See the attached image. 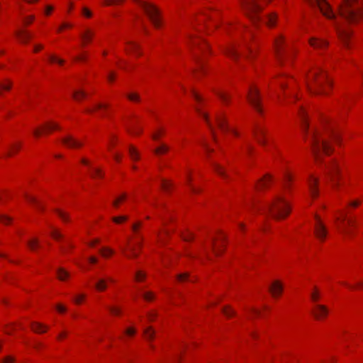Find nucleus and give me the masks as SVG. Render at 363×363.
Wrapping results in <instances>:
<instances>
[{"label":"nucleus","instance_id":"f257e3e1","mask_svg":"<svg viewBox=\"0 0 363 363\" xmlns=\"http://www.w3.org/2000/svg\"><path fill=\"white\" fill-rule=\"evenodd\" d=\"M298 114L301 120L303 131L311 143L313 157L315 162L318 163L321 160L322 153L329 154L331 152L330 145L328 141L323 137L320 131L317 130L310 131L308 130L306 114L302 107L299 108Z\"/></svg>","mask_w":363,"mask_h":363},{"label":"nucleus","instance_id":"f03ea898","mask_svg":"<svg viewBox=\"0 0 363 363\" xmlns=\"http://www.w3.org/2000/svg\"><path fill=\"white\" fill-rule=\"evenodd\" d=\"M306 83L308 91L314 95L327 94L328 91L325 84L328 87L331 86L330 79L321 68H316L313 70L307 77Z\"/></svg>","mask_w":363,"mask_h":363},{"label":"nucleus","instance_id":"7ed1b4c3","mask_svg":"<svg viewBox=\"0 0 363 363\" xmlns=\"http://www.w3.org/2000/svg\"><path fill=\"white\" fill-rule=\"evenodd\" d=\"M189 44L194 60L197 66L196 72H203V62L200 57L199 51L205 52L208 49L207 44L203 40L201 37L199 36L197 34H189Z\"/></svg>","mask_w":363,"mask_h":363},{"label":"nucleus","instance_id":"20e7f679","mask_svg":"<svg viewBox=\"0 0 363 363\" xmlns=\"http://www.w3.org/2000/svg\"><path fill=\"white\" fill-rule=\"evenodd\" d=\"M266 208L276 219L286 218L291 211L288 202L281 196H276L273 201L267 205Z\"/></svg>","mask_w":363,"mask_h":363},{"label":"nucleus","instance_id":"39448f33","mask_svg":"<svg viewBox=\"0 0 363 363\" xmlns=\"http://www.w3.org/2000/svg\"><path fill=\"white\" fill-rule=\"evenodd\" d=\"M140 7H142L152 24L159 28L161 25L160 13L158 9L152 4L143 0H134Z\"/></svg>","mask_w":363,"mask_h":363},{"label":"nucleus","instance_id":"423d86ee","mask_svg":"<svg viewBox=\"0 0 363 363\" xmlns=\"http://www.w3.org/2000/svg\"><path fill=\"white\" fill-rule=\"evenodd\" d=\"M242 4L247 16L251 18L255 25L260 21L259 13L262 8L257 0H242Z\"/></svg>","mask_w":363,"mask_h":363},{"label":"nucleus","instance_id":"0eeeda50","mask_svg":"<svg viewBox=\"0 0 363 363\" xmlns=\"http://www.w3.org/2000/svg\"><path fill=\"white\" fill-rule=\"evenodd\" d=\"M274 52L277 60L281 63L285 58L291 57V52L284 46L283 36L280 35L274 40Z\"/></svg>","mask_w":363,"mask_h":363},{"label":"nucleus","instance_id":"6e6552de","mask_svg":"<svg viewBox=\"0 0 363 363\" xmlns=\"http://www.w3.org/2000/svg\"><path fill=\"white\" fill-rule=\"evenodd\" d=\"M247 99L252 106L256 111L261 113L262 112L260 95L258 89L255 86H251L247 93Z\"/></svg>","mask_w":363,"mask_h":363},{"label":"nucleus","instance_id":"1a4fd4ad","mask_svg":"<svg viewBox=\"0 0 363 363\" xmlns=\"http://www.w3.org/2000/svg\"><path fill=\"white\" fill-rule=\"evenodd\" d=\"M314 233L318 239L323 241L327 236L328 230L320 216L315 215Z\"/></svg>","mask_w":363,"mask_h":363},{"label":"nucleus","instance_id":"9d476101","mask_svg":"<svg viewBox=\"0 0 363 363\" xmlns=\"http://www.w3.org/2000/svg\"><path fill=\"white\" fill-rule=\"evenodd\" d=\"M253 135L257 141L262 145L266 146L267 140L266 138L267 131L266 130L259 125H255L253 128Z\"/></svg>","mask_w":363,"mask_h":363},{"label":"nucleus","instance_id":"9b49d317","mask_svg":"<svg viewBox=\"0 0 363 363\" xmlns=\"http://www.w3.org/2000/svg\"><path fill=\"white\" fill-rule=\"evenodd\" d=\"M308 185L310 191L311 196L313 198H315L318 195V179L317 177H313V175H310L308 179Z\"/></svg>","mask_w":363,"mask_h":363},{"label":"nucleus","instance_id":"f8f14e48","mask_svg":"<svg viewBox=\"0 0 363 363\" xmlns=\"http://www.w3.org/2000/svg\"><path fill=\"white\" fill-rule=\"evenodd\" d=\"M309 44L315 49L323 50L328 46V43L321 38L313 37L309 39Z\"/></svg>","mask_w":363,"mask_h":363},{"label":"nucleus","instance_id":"ddd939ff","mask_svg":"<svg viewBox=\"0 0 363 363\" xmlns=\"http://www.w3.org/2000/svg\"><path fill=\"white\" fill-rule=\"evenodd\" d=\"M326 169V174L330 177L332 180H335V177L338 176L340 172L337 164L334 161L331 162V164H330L328 166H327Z\"/></svg>","mask_w":363,"mask_h":363},{"label":"nucleus","instance_id":"4468645a","mask_svg":"<svg viewBox=\"0 0 363 363\" xmlns=\"http://www.w3.org/2000/svg\"><path fill=\"white\" fill-rule=\"evenodd\" d=\"M62 143L65 145L67 147L72 148V147H78L82 145V143L79 141L75 140L72 136L67 135L62 139Z\"/></svg>","mask_w":363,"mask_h":363},{"label":"nucleus","instance_id":"2eb2a0df","mask_svg":"<svg viewBox=\"0 0 363 363\" xmlns=\"http://www.w3.org/2000/svg\"><path fill=\"white\" fill-rule=\"evenodd\" d=\"M313 313L317 319H320L328 315V310L326 306L323 305H316L315 310Z\"/></svg>","mask_w":363,"mask_h":363},{"label":"nucleus","instance_id":"dca6fc26","mask_svg":"<svg viewBox=\"0 0 363 363\" xmlns=\"http://www.w3.org/2000/svg\"><path fill=\"white\" fill-rule=\"evenodd\" d=\"M282 290V284L279 281H274L269 287V291L274 296H279Z\"/></svg>","mask_w":363,"mask_h":363},{"label":"nucleus","instance_id":"f3484780","mask_svg":"<svg viewBox=\"0 0 363 363\" xmlns=\"http://www.w3.org/2000/svg\"><path fill=\"white\" fill-rule=\"evenodd\" d=\"M108 281L113 282V279L112 278L99 279L95 284V288L96 289V290H98L99 291H104L107 288V282Z\"/></svg>","mask_w":363,"mask_h":363},{"label":"nucleus","instance_id":"a211bd4d","mask_svg":"<svg viewBox=\"0 0 363 363\" xmlns=\"http://www.w3.org/2000/svg\"><path fill=\"white\" fill-rule=\"evenodd\" d=\"M272 180V176L269 174L265 175L262 179H261L258 183L256 184V188L258 190L264 189L268 186L269 182Z\"/></svg>","mask_w":363,"mask_h":363},{"label":"nucleus","instance_id":"6ab92c4d","mask_svg":"<svg viewBox=\"0 0 363 363\" xmlns=\"http://www.w3.org/2000/svg\"><path fill=\"white\" fill-rule=\"evenodd\" d=\"M30 327L34 332L38 333H45L48 329L47 326L36 322L31 323Z\"/></svg>","mask_w":363,"mask_h":363},{"label":"nucleus","instance_id":"aec40b11","mask_svg":"<svg viewBox=\"0 0 363 363\" xmlns=\"http://www.w3.org/2000/svg\"><path fill=\"white\" fill-rule=\"evenodd\" d=\"M144 336L147 340H152L155 337V330L152 327H147L144 330Z\"/></svg>","mask_w":363,"mask_h":363},{"label":"nucleus","instance_id":"412c9836","mask_svg":"<svg viewBox=\"0 0 363 363\" xmlns=\"http://www.w3.org/2000/svg\"><path fill=\"white\" fill-rule=\"evenodd\" d=\"M94 35V33L89 29L86 30L85 32L82 35L83 44L85 45V43H89L93 38Z\"/></svg>","mask_w":363,"mask_h":363},{"label":"nucleus","instance_id":"4be33fe9","mask_svg":"<svg viewBox=\"0 0 363 363\" xmlns=\"http://www.w3.org/2000/svg\"><path fill=\"white\" fill-rule=\"evenodd\" d=\"M16 34L19 37L22 43H27L31 38L30 35L25 31H16Z\"/></svg>","mask_w":363,"mask_h":363},{"label":"nucleus","instance_id":"5701e85b","mask_svg":"<svg viewBox=\"0 0 363 363\" xmlns=\"http://www.w3.org/2000/svg\"><path fill=\"white\" fill-rule=\"evenodd\" d=\"M277 16L275 13L269 14L267 17L266 23L268 26L272 27L275 25Z\"/></svg>","mask_w":363,"mask_h":363},{"label":"nucleus","instance_id":"b1692460","mask_svg":"<svg viewBox=\"0 0 363 363\" xmlns=\"http://www.w3.org/2000/svg\"><path fill=\"white\" fill-rule=\"evenodd\" d=\"M138 49H139V46L135 44V43H128V48H126V51L127 52H135V54H138V55H141L140 52H139L138 51Z\"/></svg>","mask_w":363,"mask_h":363},{"label":"nucleus","instance_id":"393cba45","mask_svg":"<svg viewBox=\"0 0 363 363\" xmlns=\"http://www.w3.org/2000/svg\"><path fill=\"white\" fill-rule=\"evenodd\" d=\"M57 273L58 279L61 281L65 280V279L69 276V273L63 268H59L57 271Z\"/></svg>","mask_w":363,"mask_h":363},{"label":"nucleus","instance_id":"a878e982","mask_svg":"<svg viewBox=\"0 0 363 363\" xmlns=\"http://www.w3.org/2000/svg\"><path fill=\"white\" fill-rule=\"evenodd\" d=\"M169 147L165 144H162L160 147L155 149L154 152L157 155H160L167 152L169 150Z\"/></svg>","mask_w":363,"mask_h":363},{"label":"nucleus","instance_id":"bb28decb","mask_svg":"<svg viewBox=\"0 0 363 363\" xmlns=\"http://www.w3.org/2000/svg\"><path fill=\"white\" fill-rule=\"evenodd\" d=\"M25 196L30 203L35 204L38 208L43 209V206L35 197L28 194H26Z\"/></svg>","mask_w":363,"mask_h":363},{"label":"nucleus","instance_id":"cd10ccee","mask_svg":"<svg viewBox=\"0 0 363 363\" xmlns=\"http://www.w3.org/2000/svg\"><path fill=\"white\" fill-rule=\"evenodd\" d=\"M211 164H212V167L214 169V171L221 175V176H223L224 175V169L223 167H221L218 163H216V162H211Z\"/></svg>","mask_w":363,"mask_h":363},{"label":"nucleus","instance_id":"c85d7f7f","mask_svg":"<svg viewBox=\"0 0 363 363\" xmlns=\"http://www.w3.org/2000/svg\"><path fill=\"white\" fill-rule=\"evenodd\" d=\"M129 154L132 160H138L139 159L138 152L136 150V149L133 146H130L129 147Z\"/></svg>","mask_w":363,"mask_h":363},{"label":"nucleus","instance_id":"c756f323","mask_svg":"<svg viewBox=\"0 0 363 363\" xmlns=\"http://www.w3.org/2000/svg\"><path fill=\"white\" fill-rule=\"evenodd\" d=\"M100 252L103 257H107L109 255H113L114 252L113 250H111L108 247H104L100 250Z\"/></svg>","mask_w":363,"mask_h":363},{"label":"nucleus","instance_id":"7c9ffc66","mask_svg":"<svg viewBox=\"0 0 363 363\" xmlns=\"http://www.w3.org/2000/svg\"><path fill=\"white\" fill-rule=\"evenodd\" d=\"M196 110L199 113V114L205 119V121L207 122L209 128L211 129V130H213L212 126H211V123H210V122L208 121V116H207L206 113L203 112V111H201L199 108H196ZM212 133H213V135H214L213 131H212Z\"/></svg>","mask_w":363,"mask_h":363},{"label":"nucleus","instance_id":"2f4dec72","mask_svg":"<svg viewBox=\"0 0 363 363\" xmlns=\"http://www.w3.org/2000/svg\"><path fill=\"white\" fill-rule=\"evenodd\" d=\"M86 94L82 91H74L73 92V97L75 100L79 101L81 99L85 97Z\"/></svg>","mask_w":363,"mask_h":363},{"label":"nucleus","instance_id":"473e14b6","mask_svg":"<svg viewBox=\"0 0 363 363\" xmlns=\"http://www.w3.org/2000/svg\"><path fill=\"white\" fill-rule=\"evenodd\" d=\"M255 55V52L254 50L252 48H250L249 46H247V50L243 54V56L245 58L250 59V58H252V57H254Z\"/></svg>","mask_w":363,"mask_h":363},{"label":"nucleus","instance_id":"72a5a7b5","mask_svg":"<svg viewBox=\"0 0 363 363\" xmlns=\"http://www.w3.org/2000/svg\"><path fill=\"white\" fill-rule=\"evenodd\" d=\"M143 296L147 301H152L155 298V294L152 291L144 292Z\"/></svg>","mask_w":363,"mask_h":363},{"label":"nucleus","instance_id":"f704fd0d","mask_svg":"<svg viewBox=\"0 0 363 363\" xmlns=\"http://www.w3.org/2000/svg\"><path fill=\"white\" fill-rule=\"evenodd\" d=\"M129 250H130V254H126L125 255L127 256V257L132 258V257H138V253L136 252V249H135V246H130L129 247Z\"/></svg>","mask_w":363,"mask_h":363},{"label":"nucleus","instance_id":"c9c22d12","mask_svg":"<svg viewBox=\"0 0 363 363\" xmlns=\"http://www.w3.org/2000/svg\"><path fill=\"white\" fill-rule=\"evenodd\" d=\"M28 245L30 250H34L37 247H38V240L37 239L28 240Z\"/></svg>","mask_w":363,"mask_h":363},{"label":"nucleus","instance_id":"e433bc0d","mask_svg":"<svg viewBox=\"0 0 363 363\" xmlns=\"http://www.w3.org/2000/svg\"><path fill=\"white\" fill-rule=\"evenodd\" d=\"M108 107V105L106 104H97L94 108H88L86 110L87 113H92L95 110L101 109V108H106Z\"/></svg>","mask_w":363,"mask_h":363},{"label":"nucleus","instance_id":"4c0bfd02","mask_svg":"<svg viewBox=\"0 0 363 363\" xmlns=\"http://www.w3.org/2000/svg\"><path fill=\"white\" fill-rule=\"evenodd\" d=\"M329 136L334 141L338 142L340 136H339V134L337 132H335V130H330L329 131Z\"/></svg>","mask_w":363,"mask_h":363},{"label":"nucleus","instance_id":"58836bf2","mask_svg":"<svg viewBox=\"0 0 363 363\" xmlns=\"http://www.w3.org/2000/svg\"><path fill=\"white\" fill-rule=\"evenodd\" d=\"M113 221L116 223H121L123 221H125L128 220V217L125 216H117V217H113L112 218Z\"/></svg>","mask_w":363,"mask_h":363},{"label":"nucleus","instance_id":"ea45409f","mask_svg":"<svg viewBox=\"0 0 363 363\" xmlns=\"http://www.w3.org/2000/svg\"><path fill=\"white\" fill-rule=\"evenodd\" d=\"M145 274L143 273V272L141 271H138L136 273H135V280L138 281H140L142 280H143L145 278Z\"/></svg>","mask_w":363,"mask_h":363},{"label":"nucleus","instance_id":"a19ab883","mask_svg":"<svg viewBox=\"0 0 363 363\" xmlns=\"http://www.w3.org/2000/svg\"><path fill=\"white\" fill-rule=\"evenodd\" d=\"M171 185L172 184L170 183H169V182H167V180L162 179L161 186L164 191H168L171 187Z\"/></svg>","mask_w":363,"mask_h":363},{"label":"nucleus","instance_id":"79ce46f5","mask_svg":"<svg viewBox=\"0 0 363 363\" xmlns=\"http://www.w3.org/2000/svg\"><path fill=\"white\" fill-rule=\"evenodd\" d=\"M42 128L45 129V130H52L58 129L59 128H58V125L55 123H48V124L45 125V126H43Z\"/></svg>","mask_w":363,"mask_h":363},{"label":"nucleus","instance_id":"37998d69","mask_svg":"<svg viewBox=\"0 0 363 363\" xmlns=\"http://www.w3.org/2000/svg\"><path fill=\"white\" fill-rule=\"evenodd\" d=\"M128 130L132 134H137L140 133V129L138 128L136 125L133 124L130 127L128 128Z\"/></svg>","mask_w":363,"mask_h":363},{"label":"nucleus","instance_id":"c03bdc74","mask_svg":"<svg viewBox=\"0 0 363 363\" xmlns=\"http://www.w3.org/2000/svg\"><path fill=\"white\" fill-rule=\"evenodd\" d=\"M21 147L20 145H13L11 147L10 150L6 153L5 156H11V150H16L18 151Z\"/></svg>","mask_w":363,"mask_h":363},{"label":"nucleus","instance_id":"a18cd8bd","mask_svg":"<svg viewBox=\"0 0 363 363\" xmlns=\"http://www.w3.org/2000/svg\"><path fill=\"white\" fill-rule=\"evenodd\" d=\"M11 221V218L6 215H0V222L8 224Z\"/></svg>","mask_w":363,"mask_h":363},{"label":"nucleus","instance_id":"49530a36","mask_svg":"<svg viewBox=\"0 0 363 363\" xmlns=\"http://www.w3.org/2000/svg\"><path fill=\"white\" fill-rule=\"evenodd\" d=\"M128 98L133 101H138L140 100V96L137 94H130L128 95Z\"/></svg>","mask_w":363,"mask_h":363},{"label":"nucleus","instance_id":"de8ad7c7","mask_svg":"<svg viewBox=\"0 0 363 363\" xmlns=\"http://www.w3.org/2000/svg\"><path fill=\"white\" fill-rule=\"evenodd\" d=\"M51 235L52 236L53 238L56 240H59L60 238H62V235L55 229L52 230Z\"/></svg>","mask_w":363,"mask_h":363},{"label":"nucleus","instance_id":"09e8293b","mask_svg":"<svg viewBox=\"0 0 363 363\" xmlns=\"http://www.w3.org/2000/svg\"><path fill=\"white\" fill-rule=\"evenodd\" d=\"M91 177H103V173L101 172V170L100 169H94V172L93 174H91Z\"/></svg>","mask_w":363,"mask_h":363},{"label":"nucleus","instance_id":"8fccbe9b","mask_svg":"<svg viewBox=\"0 0 363 363\" xmlns=\"http://www.w3.org/2000/svg\"><path fill=\"white\" fill-rule=\"evenodd\" d=\"M49 60L52 62H57V63H59L60 65L63 64V62H64V61L62 60H60V59L57 58L54 55H50V57H49Z\"/></svg>","mask_w":363,"mask_h":363},{"label":"nucleus","instance_id":"3c124183","mask_svg":"<svg viewBox=\"0 0 363 363\" xmlns=\"http://www.w3.org/2000/svg\"><path fill=\"white\" fill-rule=\"evenodd\" d=\"M182 238L185 240V241H190L193 239V235L191 233H186L185 234H182Z\"/></svg>","mask_w":363,"mask_h":363},{"label":"nucleus","instance_id":"603ef678","mask_svg":"<svg viewBox=\"0 0 363 363\" xmlns=\"http://www.w3.org/2000/svg\"><path fill=\"white\" fill-rule=\"evenodd\" d=\"M11 87V82H9L8 84H0V89L9 91Z\"/></svg>","mask_w":363,"mask_h":363},{"label":"nucleus","instance_id":"864d4df0","mask_svg":"<svg viewBox=\"0 0 363 363\" xmlns=\"http://www.w3.org/2000/svg\"><path fill=\"white\" fill-rule=\"evenodd\" d=\"M188 276L187 273L181 274L178 275L177 279L179 281H184L188 279Z\"/></svg>","mask_w":363,"mask_h":363},{"label":"nucleus","instance_id":"5fc2aeb1","mask_svg":"<svg viewBox=\"0 0 363 363\" xmlns=\"http://www.w3.org/2000/svg\"><path fill=\"white\" fill-rule=\"evenodd\" d=\"M106 5H114L123 2V0H104Z\"/></svg>","mask_w":363,"mask_h":363},{"label":"nucleus","instance_id":"6e6d98bb","mask_svg":"<svg viewBox=\"0 0 363 363\" xmlns=\"http://www.w3.org/2000/svg\"><path fill=\"white\" fill-rule=\"evenodd\" d=\"M56 212L58 214V216L64 220V221H67V215L65 214V213L62 212V211H60V210H56Z\"/></svg>","mask_w":363,"mask_h":363},{"label":"nucleus","instance_id":"4d7b16f0","mask_svg":"<svg viewBox=\"0 0 363 363\" xmlns=\"http://www.w3.org/2000/svg\"><path fill=\"white\" fill-rule=\"evenodd\" d=\"M84 297L85 296L84 294H80L76 296L74 301L76 303L79 304L82 300H84Z\"/></svg>","mask_w":363,"mask_h":363},{"label":"nucleus","instance_id":"13d9d810","mask_svg":"<svg viewBox=\"0 0 363 363\" xmlns=\"http://www.w3.org/2000/svg\"><path fill=\"white\" fill-rule=\"evenodd\" d=\"M110 311L114 314V315H118L120 314V310L118 308L116 307H109L108 308Z\"/></svg>","mask_w":363,"mask_h":363},{"label":"nucleus","instance_id":"bf43d9fd","mask_svg":"<svg viewBox=\"0 0 363 363\" xmlns=\"http://www.w3.org/2000/svg\"><path fill=\"white\" fill-rule=\"evenodd\" d=\"M125 333L128 335H133L135 333V330L133 328H129L125 330Z\"/></svg>","mask_w":363,"mask_h":363},{"label":"nucleus","instance_id":"052dcab7","mask_svg":"<svg viewBox=\"0 0 363 363\" xmlns=\"http://www.w3.org/2000/svg\"><path fill=\"white\" fill-rule=\"evenodd\" d=\"M14 361L12 357L8 356L3 360V363H14Z\"/></svg>","mask_w":363,"mask_h":363},{"label":"nucleus","instance_id":"680f3d73","mask_svg":"<svg viewBox=\"0 0 363 363\" xmlns=\"http://www.w3.org/2000/svg\"><path fill=\"white\" fill-rule=\"evenodd\" d=\"M82 11H83V14L88 18L91 17L92 15L91 12L86 8H84Z\"/></svg>","mask_w":363,"mask_h":363},{"label":"nucleus","instance_id":"e2e57ef3","mask_svg":"<svg viewBox=\"0 0 363 363\" xmlns=\"http://www.w3.org/2000/svg\"><path fill=\"white\" fill-rule=\"evenodd\" d=\"M157 314L155 313H153V312H150L148 314H147V318H148V320L150 321H152L154 320V318L156 317Z\"/></svg>","mask_w":363,"mask_h":363},{"label":"nucleus","instance_id":"0e129e2a","mask_svg":"<svg viewBox=\"0 0 363 363\" xmlns=\"http://www.w3.org/2000/svg\"><path fill=\"white\" fill-rule=\"evenodd\" d=\"M72 27V25L69 24V23H63L58 29V31H61L62 29L65 28H71Z\"/></svg>","mask_w":363,"mask_h":363},{"label":"nucleus","instance_id":"69168bd1","mask_svg":"<svg viewBox=\"0 0 363 363\" xmlns=\"http://www.w3.org/2000/svg\"><path fill=\"white\" fill-rule=\"evenodd\" d=\"M311 298L313 301H317L319 298V296L317 292H313L311 294Z\"/></svg>","mask_w":363,"mask_h":363},{"label":"nucleus","instance_id":"338daca9","mask_svg":"<svg viewBox=\"0 0 363 363\" xmlns=\"http://www.w3.org/2000/svg\"><path fill=\"white\" fill-rule=\"evenodd\" d=\"M42 133V130L40 128H36L33 130V134L35 137H39Z\"/></svg>","mask_w":363,"mask_h":363},{"label":"nucleus","instance_id":"774afa93","mask_svg":"<svg viewBox=\"0 0 363 363\" xmlns=\"http://www.w3.org/2000/svg\"><path fill=\"white\" fill-rule=\"evenodd\" d=\"M57 309L59 312H61V313L65 312L66 311V308L60 304H58L57 306Z\"/></svg>","mask_w":363,"mask_h":363}]
</instances>
